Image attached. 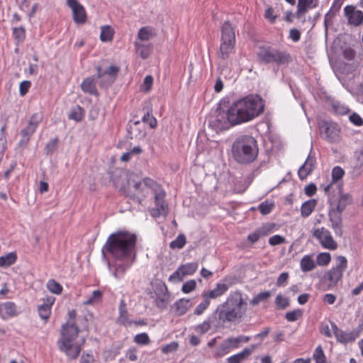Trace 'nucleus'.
Masks as SVG:
<instances>
[{
  "label": "nucleus",
  "instance_id": "13",
  "mask_svg": "<svg viewBox=\"0 0 363 363\" xmlns=\"http://www.w3.org/2000/svg\"><path fill=\"white\" fill-rule=\"evenodd\" d=\"M342 212L343 211L336 208L333 203H330L328 211L329 220L331 222V226L334 230L335 235L340 237L343 234L342 219Z\"/></svg>",
  "mask_w": 363,
  "mask_h": 363
},
{
  "label": "nucleus",
  "instance_id": "35",
  "mask_svg": "<svg viewBox=\"0 0 363 363\" xmlns=\"http://www.w3.org/2000/svg\"><path fill=\"white\" fill-rule=\"evenodd\" d=\"M114 35V30L110 26L101 27L100 39L103 43L111 41Z\"/></svg>",
  "mask_w": 363,
  "mask_h": 363
},
{
  "label": "nucleus",
  "instance_id": "54",
  "mask_svg": "<svg viewBox=\"0 0 363 363\" xmlns=\"http://www.w3.org/2000/svg\"><path fill=\"white\" fill-rule=\"evenodd\" d=\"M13 36L18 43L22 42L26 36L25 28L22 26L14 28L13 29Z\"/></svg>",
  "mask_w": 363,
  "mask_h": 363
},
{
  "label": "nucleus",
  "instance_id": "38",
  "mask_svg": "<svg viewBox=\"0 0 363 363\" xmlns=\"http://www.w3.org/2000/svg\"><path fill=\"white\" fill-rule=\"evenodd\" d=\"M237 337H229L220 344V347L224 353H228L231 348H237L239 346Z\"/></svg>",
  "mask_w": 363,
  "mask_h": 363
},
{
  "label": "nucleus",
  "instance_id": "59",
  "mask_svg": "<svg viewBox=\"0 0 363 363\" xmlns=\"http://www.w3.org/2000/svg\"><path fill=\"white\" fill-rule=\"evenodd\" d=\"M275 304L279 308L285 309L289 306V299L278 294L275 299Z\"/></svg>",
  "mask_w": 363,
  "mask_h": 363
},
{
  "label": "nucleus",
  "instance_id": "16",
  "mask_svg": "<svg viewBox=\"0 0 363 363\" xmlns=\"http://www.w3.org/2000/svg\"><path fill=\"white\" fill-rule=\"evenodd\" d=\"M42 116L38 113H33L28 121L26 128L21 130V135L30 138L37 127L42 121Z\"/></svg>",
  "mask_w": 363,
  "mask_h": 363
},
{
  "label": "nucleus",
  "instance_id": "56",
  "mask_svg": "<svg viewBox=\"0 0 363 363\" xmlns=\"http://www.w3.org/2000/svg\"><path fill=\"white\" fill-rule=\"evenodd\" d=\"M143 183L144 187L145 186L151 189L153 193L162 189L161 185L158 184L156 182L148 177L143 179Z\"/></svg>",
  "mask_w": 363,
  "mask_h": 363
},
{
  "label": "nucleus",
  "instance_id": "27",
  "mask_svg": "<svg viewBox=\"0 0 363 363\" xmlns=\"http://www.w3.org/2000/svg\"><path fill=\"white\" fill-rule=\"evenodd\" d=\"M117 323L124 326L130 325L133 323V321L130 320L128 318V312L123 300H121L119 303V316L118 317Z\"/></svg>",
  "mask_w": 363,
  "mask_h": 363
},
{
  "label": "nucleus",
  "instance_id": "14",
  "mask_svg": "<svg viewBox=\"0 0 363 363\" xmlns=\"http://www.w3.org/2000/svg\"><path fill=\"white\" fill-rule=\"evenodd\" d=\"M221 41L220 45H234L235 43V31L229 21H225L222 26Z\"/></svg>",
  "mask_w": 363,
  "mask_h": 363
},
{
  "label": "nucleus",
  "instance_id": "64",
  "mask_svg": "<svg viewBox=\"0 0 363 363\" xmlns=\"http://www.w3.org/2000/svg\"><path fill=\"white\" fill-rule=\"evenodd\" d=\"M95 359L92 354L83 352L80 357L79 363H94Z\"/></svg>",
  "mask_w": 363,
  "mask_h": 363
},
{
  "label": "nucleus",
  "instance_id": "18",
  "mask_svg": "<svg viewBox=\"0 0 363 363\" xmlns=\"http://www.w3.org/2000/svg\"><path fill=\"white\" fill-rule=\"evenodd\" d=\"M18 314V308L14 302L7 301L0 304V317L3 320L17 316Z\"/></svg>",
  "mask_w": 363,
  "mask_h": 363
},
{
  "label": "nucleus",
  "instance_id": "60",
  "mask_svg": "<svg viewBox=\"0 0 363 363\" xmlns=\"http://www.w3.org/2000/svg\"><path fill=\"white\" fill-rule=\"evenodd\" d=\"M178 348H179L178 342L176 341H173V342H170L169 344L164 345L162 347L161 350H162V353H164V354H169V353L177 351L178 350Z\"/></svg>",
  "mask_w": 363,
  "mask_h": 363
},
{
  "label": "nucleus",
  "instance_id": "49",
  "mask_svg": "<svg viewBox=\"0 0 363 363\" xmlns=\"http://www.w3.org/2000/svg\"><path fill=\"white\" fill-rule=\"evenodd\" d=\"M102 299V292L99 290H95L91 296L84 302V305H92L99 303Z\"/></svg>",
  "mask_w": 363,
  "mask_h": 363
},
{
  "label": "nucleus",
  "instance_id": "15",
  "mask_svg": "<svg viewBox=\"0 0 363 363\" xmlns=\"http://www.w3.org/2000/svg\"><path fill=\"white\" fill-rule=\"evenodd\" d=\"M345 14L347 17L348 23L354 26H359L363 22V12L355 10L352 6H346L344 9Z\"/></svg>",
  "mask_w": 363,
  "mask_h": 363
},
{
  "label": "nucleus",
  "instance_id": "20",
  "mask_svg": "<svg viewBox=\"0 0 363 363\" xmlns=\"http://www.w3.org/2000/svg\"><path fill=\"white\" fill-rule=\"evenodd\" d=\"M315 164V158L311 157V154L308 156L304 164L301 166L298 171V174L301 180H304L306 177L311 174Z\"/></svg>",
  "mask_w": 363,
  "mask_h": 363
},
{
  "label": "nucleus",
  "instance_id": "25",
  "mask_svg": "<svg viewBox=\"0 0 363 363\" xmlns=\"http://www.w3.org/2000/svg\"><path fill=\"white\" fill-rule=\"evenodd\" d=\"M318 3V0H298L297 14H305L308 10L316 8Z\"/></svg>",
  "mask_w": 363,
  "mask_h": 363
},
{
  "label": "nucleus",
  "instance_id": "6",
  "mask_svg": "<svg viewBox=\"0 0 363 363\" xmlns=\"http://www.w3.org/2000/svg\"><path fill=\"white\" fill-rule=\"evenodd\" d=\"M256 56L258 62L264 64L274 62L277 65H283L291 61V57L289 53L271 47L267 48L260 47L256 53Z\"/></svg>",
  "mask_w": 363,
  "mask_h": 363
},
{
  "label": "nucleus",
  "instance_id": "33",
  "mask_svg": "<svg viewBox=\"0 0 363 363\" xmlns=\"http://www.w3.org/2000/svg\"><path fill=\"white\" fill-rule=\"evenodd\" d=\"M301 269L303 272L312 271L315 267V263L311 255H305L300 262Z\"/></svg>",
  "mask_w": 363,
  "mask_h": 363
},
{
  "label": "nucleus",
  "instance_id": "11",
  "mask_svg": "<svg viewBox=\"0 0 363 363\" xmlns=\"http://www.w3.org/2000/svg\"><path fill=\"white\" fill-rule=\"evenodd\" d=\"M66 5L71 9L73 21L83 25L87 21V14L84 6L78 0H67Z\"/></svg>",
  "mask_w": 363,
  "mask_h": 363
},
{
  "label": "nucleus",
  "instance_id": "50",
  "mask_svg": "<svg viewBox=\"0 0 363 363\" xmlns=\"http://www.w3.org/2000/svg\"><path fill=\"white\" fill-rule=\"evenodd\" d=\"M331 256L329 252H321L316 257V262L319 266H325L330 263Z\"/></svg>",
  "mask_w": 363,
  "mask_h": 363
},
{
  "label": "nucleus",
  "instance_id": "26",
  "mask_svg": "<svg viewBox=\"0 0 363 363\" xmlns=\"http://www.w3.org/2000/svg\"><path fill=\"white\" fill-rule=\"evenodd\" d=\"M190 306L189 299L180 298L173 304L172 308L174 310V313L177 315L181 316L186 313Z\"/></svg>",
  "mask_w": 363,
  "mask_h": 363
},
{
  "label": "nucleus",
  "instance_id": "42",
  "mask_svg": "<svg viewBox=\"0 0 363 363\" xmlns=\"http://www.w3.org/2000/svg\"><path fill=\"white\" fill-rule=\"evenodd\" d=\"M315 363H327V359L321 345H318L313 354Z\"/></svg>",
  "mask_w": 363,
  "mask_h": 363
},
{
  "label": "nucleus",
  "instance_id": "3",
  "mask_svg": "<svg viewBox=\"0 0 363 363\" xmlns=\"http://www.w3.org/2000/svg\"><path fill=\"white\" fill-rule=\"evenodd\" d=\"M258 155V142L251 135H240L233 140L231 155L237 163L242 165L250 164L257 159Z\"/></svg>",
  "mask_w": 363,
  "mask_h": 363
},
{
  "label": "nucleus",
  "instance_id": "8",
  "mask_svg": "<svg viewBox=\"0 0 363 363\" xmlns=\"http://www.w3.org/2000/svg\"><path fill=\"white\" fill-rule=\"evenodd\" d=\"M96 79H99V86L102 89H108L116 81L120 72V67L116 65L105 66L103 64L96 67Z\"/></svg>",
  "mask_w": 363,
  "mask_h": 363
},
{
  "label": "nucleus",
  "instance_id": "29",
  "mask_svg": "<svg viewBox=\"0 0 363 363\" xmlns=\"http://www.w3.org/2000/svg\"><path fill=\"white\" fill-rule=\"evenodd\" d=\"M156 35V30L152 26H144L140 28L138 38L142 41L149 40Z\"/></svg>",
  "mask_w": 363,
  "mask_h": 363
},
{
  "label": "nucleus",
  "instance_id": "1",
  "mask_svg": "<svg viewBox=\"0 0 363 363\" xmlns=\"http://www.w3.org/2000/svg\"><path fill=\"white\" fill-rule=\"evenodd\" d=\"M222 100L218 104L215 114L208 119V126L216 131L224 130L231 126L250 122L264 111L265 103L257 94H250L234 101L226 109Z\"/></svg>",
  "mask_w": 363,
  "mask_h": 363
},
{
  "label": "nucleus",
  "instance_id": "24",
  "mask_svg": "<svg viewBox=\"0 0 363 363\" xmlns=\"http://www.w3.org/2000/svg\"><path fill=\"white\" fill-rule=\"evenodd\" d=\"M55 301V298L49 297L47 298L46 302L38 306V313L40 317L47 321L51 314V306Z\"/></svg>",
  "mask_w": 363,
  "mask_h": 363
},
{
  "label": "nucleus",
  "instance_id": "41",
  "mask_svg": "<svg viewBox=\"0 0 363 363\" xmlns=\"http://www.w3.org/2000/svg\"><path fill=\"white\" fill-rule=\"evenodd\" d=\"M197 267V263L191 262L181 265L179 269L182 271V274L186 276L193 274L196 271Z\"/></svg>",
  "mask_w": 363,
  "mask_h": 363
},
{
  "label": "nucleus",
  "instance_id": "4",
  "mask_svg": "<svg viewBox=\"0 0 363 363\" xmlns=\"http://www.w3.org/2000/svg\"><path fill=\"white\" fill-rule=\"evenodd\" d=\"M116 188L121 195L130 197L133 201L141 203L145 199L147 191L141 181H135L122 170L116 171L111 177Z\"/></svg>",
  "mask_w": 363,
  "mask_h": 363
},
{
  "label": "nucleus",
  "instance_id": "55",
  "mask_svg": "<svg viewBox=\"0 0 363 363\" xmlns=\"http://www.w3.org/2000/svg\"><path fill=\"white\" fill-rule=\"evenodd\" d=\"M142 121L143 123H147L151 128H155L157 125V121L156 118L152 114H150L149 111L145 113Z\"/></svg>",
  "mask_w": 363,
  "mask_h": 363
},
{
  "label": "nucleus",
  "instance_id": "30",
  "mask_svg": "<svg viewBox=\"0 0 363 363\" xmlns=\"http://www.w3.org/2000/svg\"><path fill=\"white\" fill-rule=\"evenodd\" d=\"M228 289V286L225 284L218 283L216 287L211 291H204L205 294L211 298H216L224 294Z\"/></svg>",
  "mask_w": 363,
  "mask_h": 363
},
{
  "label": "nucleus",
  "instance_id": "44",
  "mask_svg": "<svg viewBox=\"0 0 363 363\" xmlns=\"http://www.w3.org/2000/svg\"><path fill=\"white\" fill-rule=\"evenodd\" d=\"M270 296L271 292L269 291L260 292L250 301V304L258 305L260 302L267 300Z\"/></svg>",
  "mask_w": 363,
  "mask_h": 363
},
{
  "label": "nucleus",
  "instance_id": "17",
  "mask_svg": "<svg viewBox=\"0 0 363 363\" xmlns=\"http://www.w3.org/2000/svg\"><path fill=\"white\" fill-rule=\"evenodd\" d=\"M342 272L337 268H332L323 277V281L327 283V289H331L337 286L342 277Z\"/></svg>",
  "mask_w": 363,
  "mask_h": 363
},
{
  "label": "nucleus",
  "instance_id": "40",
  "mask_svg": "<svg viewBox=\"0 0 363 363\" xmlns=\"http://www.w3.org/2000/svg\"><path fill=\"white\" fill-rule=\"evenodd\" d=\"M186 242V236L184 234H179L175 240L169 243V247L172 250L182 249L184 247Z\"/></svg>",
  "mask_w": 363,
  "mask_h": 363
},
{
  "label": "nucleus",
  "instance_id": "47",
  "mask_svg": "<svg viewBox=\"0 0 363 363\" xmlns=\"http://www.w3.org/2000/svg\"><path fill=\"white\" fill-rule=\"evenodd\" d=\"M143 152L140 146L133 147L130 151L123 153L121 157L122 162H129L133 155H140Z\"/></svg>",
  "mask_w": 363,
  "mask_h": 363
},
{
  "label": "nucleus",
  "instance_id": "23",
  "mask_svg": "<svg viewBox=\"0 0 363 363\" xmlns=\"http://www.w3.org/2000/svg\"><path fill=\"white\" fill-rule=\"evenodd\" d=\"M58 347L60 351L65 352L72 359H76L81 352L80 346L74 343L65 344V346L63 345H59Z\"/></svg>",
  "mask_w": 363,
  "mask_h": 363
},
{
  "label": "nucleus",
  "instance_id": "34",
  "mask_svg": "<svg viewBox=\"0 0 363 363\" xmlns=\"http://www.w3.org/2000/svg\"><path fill=\"white\" fill-rule=\"evenodd\" d=\"M152 286L155 296L167 295L169 294L166 284L161 280H157L152 283Z\"/></svg>",
  "mask_w": 363,
  "mask_h": 363
},
{
  "label": "nucleus",
  "instance_id": "5",
  "mask_svg": "<svg viewBox=\"0 0 363 363\" xmlns=\"http://www.w3.org/2000/svg\"><path fill=\"white\" fill-rule=\"evenodd\" d=\"M247 311V303L238 294L235 296L228 298L225 302L219 305L213 315L223 324L240 321Z\"/></svg>",
  "mask_w": 363,
  "mask_h": 363
},
{
  "label": "nucleus",
  "instance_id": "37",
  "mask_svg": "<svg viewBox=\"0 0 363 363\" xmlns=\"http://www.w3.org/2000/svg\"><path fill=\"white\" fill-rule=\"evenodd\" d=\"M165 196L166 193L163 190V189L154 192V202L155 204V207L162 206L165 209H169L168 205L164 201Z\"/></svg>",
  "mask_w": 363,
  "mask_h": 363
},
{
  "label": "nucleus",
  "instance_id": "61",
  "mask_svg": "<svg viewBox=\"0 0 363 363\" xmlns=\"http://www.w3.org/2000/svg\"><path fill=\"white\" fill-rule=\"evenodd\" d=\"M196 281L194 280V279H191V280H189V281H186L183 284L182 288V291L184 294H189L191 291H192L193 290H194L196 289Z\"/></svg>",
  "mask_w": 363,
  "mask_h": 363
},
{
  "label": "nucleus",
  "instance_id": "43",
  "mask_svg": "<svg viewBox=\"0 0 363 363\" xmlns=\"http://www.w3.org/2000/svg\"><path fill=\"white\" fill-rule=\"evenodd\" d=\"M47 288L51 293L55 294H60L62 291V285L53 279L48 281Z\"/></svg>",
  "mask_w": 363,
  "mask_h": 363
},
{
  "label": "nucleus",
  "instance_id": "62",
  "mask_svg": "<svg viewBox=\"0 0 363 363\" xmlns=\"http://www.w3.org/2000/svg\"><path fill=\"white\" fill-rule=\"evenodd\" d=\"M153 84V77L151 75H147L145 77L143 84L141 86L143 91L145 92H149Z\"/></svg>",
  "mask_w": 363,
  "mask_h": 363
},
{
  "label": "nucleus",
  "instance_id": "21",
  "mask_svg": "<svg viewBox=\"0 0 363 363\" xmlns=\"http://www.w3.org/2000/svg\"><path fill=\"white\" fill-rule=\"evenodd\" d=\"M128 131L131 135V138H135L140 139L146 136L145 127L142 125L140 121H134L133 123L130 122L128 124Z\"/></svg>",
  "mask_w": 363,
  "mask_h": 363
},
{
  "label": "nucleus",
  "instance_id": "57",
  "mask_svg": "<svg viewBox=\"0 0 363 363\" xmlns=\"http://www.w3.org/2000/svg\"><path fill=\"white\" fill-rule=\"evenodd\" d=\"M134 341L140 345H147L150 342V337L146 333L136 335L134 337Z\"/></svg>",
  "mask_w": 363,
  "mask_h": 363
},
{
  "label": "nucleus",
  "instance_id": "10",
  "mask_svg": "<svg viewBox=\"0 0 363 363\" xmlns=\"http://www.w3.org/2000/svg\"><path fill=\"white\" fill-rule=\"evenodd\" d=\"M79 333V329L76 323H71L67 322L62 325L61 329V338L58 340V345L65 344H71L77 337Z\"/></svg>",
  "mask_w": 363,
  "mask_h": 363
},
{
  "label": "nucleus",
  "instance_id": "32",
  "mask_svg": "<svg viewBox=\"0 0 363 363\" xmlns=\"http://www.w3.org/2000/svg\"><path fill=\"white\" fill-rule=\"evenodd\" d=\"M214 320H216V317L212 314L207 320L196 325L194 328L195 331L201 335L207 333L211 329V325L214 323Z\"/></svg>",
  "mask_w": 363,
  "mask_h": 363
},
{
  "label": "nucleus",
  "instance_id": "31",
  "mask_svg": "<svg viewBox=\"0 0 363 363\" xmlns=\"http://www.w3.org/2000/svg\"><path fill=\"white\" fill-rule=\"evenodd\" d=\"M317 204L315 199H310L303 202L301 207V215L303 218L309 216L314 211Z\"/></svg>",
  "mask_w": 363,
  "mask_h": 363
},
{
  "label": "nucleus",
  "instance_id": "45",
  "mask_svg": "<svg viewBox=\"0 0 363 363\" xmlns=\"http://www.w3.org/2000/svg\"><path fill=\"white\" fill-rule=\"evenodd\" d=\"M59 143L57 137L48 142L45 147V152L47 155H52L57 150Z\"/></svg>",
  "mask_w": 363,
  "mask_h": 363
},
{
  "label": "nucleus",
  "instance_id": "39",
  "mask_svg": "<svg viewBox=\"0 0 363 363\" xmlns=\"http://www.w3.org/2000/svg\"><path fill=\"white\" fill-rule=\"evenodd\" d=\"M17 256L15 252H9L5 256L0 257V267H9L13 264Z\"/></svg>",
  "mask_w": 363,
  "mask_h": 363
},
{
  "label": "nucleus",
  "instance_id": "12",
  "mask_svg": "<svg viewBox=\"0 0 363 363\" xmlns=\"http://www.w3.org/2000/svg\"><path fill=\"white\" fill-rule=\"evenodd\" d=\"M313 236L317 238L323 247L325 249L334 250L337 247V244L332 237L330 232L323 227L315 229Z\"/></svg>",
  "mask_w": 363,
  "mask_h": 363
},
{
  "label": "nucleus",
  "instance_id": "7",
  "mask_svg": "<svg viewBox=\"0 0 363 363\" xmlns=\"http://www.w3.org/2000/svg\"><path fill=\"white\" fill-rule=\"evenodd\" d=\"M326 52L331 66L336 68H341L345 60H352L356 56L352 47H326Z\"/></svg>",
  "mask_w": 363,
  "mask_h": 363
},
{
  "label": "nucleus",
  "instance_id": "28",
  "mask_svg": "<svg viewBox=\"0 0 363 363\" xmlns=\"http://www.w3.org/2000/svg\"><path fill=\"white\" fill-rule=\"evenodd\" d=\"M353 199L350 194H345L340 189V196L338 199V202L336 206H334L336 208L344 211L346 207L352 203Z\"/></svg>",
  "mask_w": 363,
  "mask_h": 363
},
{
  "label": "nucleus",
  "instance_id": "2",
  "mask_svg": "<svg viewBox=\"0 0 363 363\" xmlns=\"http://www.w3.org/2000/svg\"><path fill=\"white\" fill-rule=\"evenodd\" d=\"M135 234L119 230L111 233L102 247V257L109 267L114 269L113 275L121 279L133 264L136 256Z\"/></svg>",
  "mask_w": 363,
  "mask_h": 363
},
{
  "label": "nucleus",
  "instance_id": "48",
  "mask_svg": "<svg viewBox=\"0 0 363 363\" xmlns=\"http://www.w3.org/2000/svg\"><path fill=\"white\" fill-rule=\"evenodd\" d=\"M274 207V202H269V201L267 200V201L262 202L259 205L258 209H259V212L261 213V214L267 215L272 212Z\"/></svg>",
  "mask_w": 363,
  "mask_h": 363
},
{
  "label": "nucleus",
  "instance_id": "52",
  "mask_svg": "<svg viewBox=\"0 0 363 363\" xmlns=\"http://www.w3.org/2000/svg\"><path fill=\"white\" fill-rule=\"evenodd\" d=\"M333 111L339 115H345L349 111V108L341 104L338 101H334L332 103Z\"/></svg>",
  "mask_w": 363,
  "mask_h": 363
},
{
  "label": "nucleus",
  "instance_id": "53",
  "mask_svg": "<svg viewBox=\"0 0 363 363\" xmlns=\"http://www.w3.org/2000/svg\"><path fill=\"white\" fill-rule=\"evenodd\" d=\"M345 175L344 169L340 166H335L332 169V182H337Z\"/></svg>",
  "mask_w": 363,
  "mask_h": 363
},
{
  "label": "nucleus",
  "instance_id": "36",
  "mask_svg": "<svg viewBox=\"0 0 363 363\" xmlns=\"http://www.w3.org/2000/svg\"><path fill=\"white\" fill-rule=\"evenodd\" d=\"M84 117V110L79 105L74 107L68 115L69 119L75 121L76 122L82 121Z\"/></svg>",
  "mask_w": 363,
  "mask_h": 363
},
{
  "label": "nucleus",
  "instance_id": "46",
  "mask_svg": "<svg viewBox=\"0 0 363 363\" xmlns=\"http://www.w3.org/2000/svg\"><path fill=\"white\" fill-rule=\"evenodd\" d=\"M169 302V294L164 296H157L155 298V303L156 306L162 310L165 308Z\"/></svg>",
  "mask_w": 363,
  "mask_h": 363
},
{
  "label": "nucleus",
  "instance_id": "58",
  "mask_svg": "<svg viewBox=\"0 0 363 363\" xmlns=\"http://www.w3.org/2000/svg\"><path fill=\"white\" fill-rule=\"evenodd\" d=\"M169 213V209H165L164 207H155L150 210V213L153 218H158L161 216H167Z\"/></svg>",
  "mask_w": 363,
  "mask_h": 363
},
{
  "label": "nucleus",
  "instance_id": "19",
  "mask_svg": "<svg viewBox=\"0 0 363 363\" xmlns=\"http://www.w3.org/2000/svg\"><path fill=\"white\" fill-rule=\"evenodd\" d=\"M82 90L89 95L98 96L99 93L96 88V77L91 76L86 77L83 80L81 85Z\"/></svg>",
  "mask_w": 363,
  "mask_h": 363
},
{
  "label": "nucleus",
  "instance_id": "51",
  "mask_svg": "<svg viewBox=\"0 0 363 363\" xmlns=\"http://www.w3.org/2000/svg\"><path fill=\"white\" fill-rule=\"evenodd\" d=\"M303 315L301 309H296L292 311L287 312L285 314L286 319L289 322H294Z\"/></svg>",
  "mask_w": 363,
  "mask_h": 363
},
{
  "label": "nucleus",
  "instance_id": "63",
  "mask_svg": "<svg viewBox=\"0 0 363 363\" xmlns=\"http://www.w3.org/2000/svg\"><path fill=\"white\" fill-rule=\"evenodd\" d=\"M121 347V346H118L111 350H106L105 352V359L106 360H113L116 357V355L119 354Z\"/></svg>",
  "mask_w": 363,
  "mask_h": 363
},
{
  "label": "nucleus",
  "instance_id": "9",
  "mask_svg": "<svg viewBox=\"0 0 363 363\" xmlns=\"http://www.w3.org/2000/svg\"><path fill=\"white\" fill-rule=\"evenodd\" d=\"M320 136L330 143H337L340 141L341 129L340 126L333 122L322 121L318 123Z\"/></svg>",
  "mask_w": 363,
  "mask_h": 363
},
{
  "label": "nucleus",
  "instance_id": "22",
  "mask_svg": "<svg viewBox=\"0 0 363 363\" xmlns=\"http://www.w3.org/2000/svg\"><path fill=\"white\" fill-rule=\"evenodd\" d=\"M360 333L359 329H357V328L349 333H345L341 330L335 338L337 342L346 345L349 342H354L359 336Z\"/></svg>",
  "mask_w": 363,
  "mask_h": 363
}]
</instances>
